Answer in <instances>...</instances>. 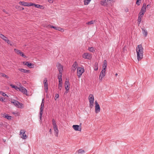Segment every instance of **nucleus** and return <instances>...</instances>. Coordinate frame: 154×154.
I'll return each mask as SVG.
<instances>
[{
    "instance_id": "41",
    "label": "nucleus",
    "mask_w": 154,
    "mask_h": 154,
    "mask_svg": "<svg viewBox=\"0 0 154 154\" xmlns=\"http://www.w3.org/2000/svg\"><path fill=\"white\" fill-rule=\"evenodd\" d=\"M140 1L141 0H137V1L136 2V4L137 5H140L141 3V2L139 1Z\"/></svg>"
},
{
    "instance_id": "29",
    "label": "nucleus",
    "mask_w": 154,
    "mask_h": 154,
    "mask_svg": "<svg viewBox=\"0 0 154 154\" xmlns=\"http://www.w3.org/2000/svg\"><path fill=\"white\" fill-rule=\"evenodd\" d=\"M0 94H1L3 96L6 97H8V96L2 91H0Z\"/></svg>"
},
{
    "instance_id": "20",
    "label": "nucleus",
    "mask_w": 154,
    "mask_h": 154,
    "mask_svg": "<svg viewBox=\"0 0 154 154\" xmlns=\"http://www.w3.org/2000/svg\"><path fill=\"white\" fill-rule=\"evenodd\" d=\"M18 70L19 71L24 73H27L29 72V70L24 69H23L19 68L18 69Z\"/></svg>"
},
{
    "instance_id": "44",
    "label": "nucleus",
    "mask_w": 154,
    "mask_h": 154,
    "mask_svg": "<svg viewBox=\"0 0 154 154\" xmlns=\"http://www.w3.org/2000/svg\"><path fill=\"white\" fill-rule=\"evenodd\" d=\"M47 81H48V80H47V79L46 78H45L44 80L43 83H45V84L46 83H48Z\"/></svg>"
},
{
    "instance_id": "18",
    "label": "nucleus",
    "mask_w": 154,
    "mask_h": 154,
    "mask_svg": "<svg viewBox=\"0 0 154 154\" xmlns=\"http://www.w3.org/2000/svg\"><path fill=\"white\" fill-rule=\"evenodd\" d=\"M107 64L106 60H105L103 61V63L102 66L103 69L102 70L106 71V69L107 67Z\"/></svg>"
},
{
    "instance_id": "45",
    "label": "nucleus",
    "mask_w": 154,
    "mask_h": 154,
    "mask_svg": "<svg viewBox=\"0 0 154 154\" xmlns=\"http://www.w3.org/2000/svg\"><path fill=\"white\" fill-rule=\"evenodd\" d=\"M52 124H53V128L57 127V125L56 124V122H54V123H52Z\"/></svg>"
},
{
    "instance_id": "58",
    "label": "nucleus",
    "mask_w": 154,
    "mask_h": 154,
    "mask_svg": "<svg viewBox=\"0 0 154 154\" xmlns=\"http://www.w3.org/2000/svg\"><path fill=\"white\" fill-rule=\"evenodd\" d=\"M115 75H116V76H117V74L116 73V74H115Z\"/></svg>"
},
{
    "instance_id": "37",
    "label": "nucleus",
    "mask_w": 154,
    "mask_h": 154,
    "mask_svg": "<svg viewBox=\"0 0 154 154\" xmlns=\"http://www.w3.org/2000/svg\"><path fill=\"white\" fill-rule=\"evenodd\" d=\"M62 84H60V83H59L58 84V88L60 90H61L62 88Z\"/></svg>"
},
{
    "instance_id": "59",
    "label": "nucleus",
    "mask_w": 154,
    "mask_h": 154,
    "mask_svg": "<svg viewBox=\"0 0 154 154\" xmlns=\"http://www.w3.org/2000/svg\"><path fill=\"white\" fill-rule=\"evenodd\" d=\"M24 9V8H22V10H23Z\"/></svg>"
},
{
    "instance_id": "31",
    "label": "nucleus",
    "mask_w": 154,
    "mask_h": 154,
    "mask_svg": "<svg viewBox=\"0 0 154 154\" xmlns=\"http://www.w3.org/2000/svg\"><path fill=\"white\" fill-rule=\"evenodd\" d=\"M77 152L78 153L83 154L85 153V151L82 149H79Z\"/></svg>"
},
{
    "instance_id": "10",
    "label": "nucleus",
    "mask_w": 154,
    "mask_h": 154,
    "mask_svg": "<svg viewBox=\"0 0 154 154\" xmlns=\"http://www.w3.org/2000/svg\"><path fill=\"white\" fill-rule=\"evenodd\" d=\"M106 74V71L102 70L99 75V79L102 81L103 77L105 76Z\"/></svg>"
},
{
    "instance_id": "12",
    "label": "nucleus",
    "mask_w": 154,
    "mask_h": 154,
    "mask_svg": "<svg viewBox=\"0 0 154 154\" xmlns=\"http://www.w3.org/2000/svg\"><path fill=\"white\" fill-rule=\"evenodd\" d=\"M69 81H66L65 83V88L66 90L68 92L69 90Z\"/></svg>"
},
{
    "instance_id": "11",
    "label": "nucleus",
    "mask_w": 154,
    "mask_h": 154,
    "mask_svg": "<svg viewBox=\"0 0 154 154\" xmlns=\"http://www.w3.org/2000/svg\"><path fill=\"white\" fill-rule=\"evenodd\" d=\"M19 4L24 6L29 7L31 6V3H28L20 1L19 2Z\"/></svg>"
},
{
    "instance_id": "14",
    "label": "nucleus",
    "mask_w": 154,
    "mask_h": 154,
    "mask_svg": "<svg viewBox=\"0 0 154 154\" xmlns=\"http://www.w3.org/2000/svg\"><path fill=\"white\" fill-rule=\"evenodd\" d=\"M0 37L6 42H7L8 44H10V41L8 39V38L4 35L2 34V35H0Z\"/></svg>"
},
{
    "instance_id": "30",
    "label": "nucleus",
    "mask_w": 154,
    "mask_h": 154,
    "mask_svg": "<svg viewBox=\"0 0 154 154\" xmlns=\"http://www.w3.org/2000/svg\"><path fill=\"white\" fill-rule=\"evenodd\" d=\"M14 50L17 54H19L21 51L20 50L16 48L14 49Z\"/></svg>"
},
{
    "instance_id": "51",
    "label": "nucleus",
    "mask_w": 154,
    "mask_h": 154,
    "mask_svg": "<svg viewBox=\"0 0 154 154\" xmlns=\"http://www.w3.org/2000/svg\"><path fill=\"white\" fill-rule=\"evenodd\" d=\"M150 5H148L146 6V7L147 8H149L150 7Z\"/></svg>"
},
{
    "instance_id": "53",
    "label": "nucleus",
    "mask_w": 154,
    "mask_h": 154,
    "mask_svg": "<svg viewBox=\"0 0 154 154\" xmlns=\"http://www.w3.org/2000/svg\"><path fill=\"white\" fill-rule=\"evenodd\" d=\"M29 63V62H26L25 63V64L26 65H27V64H28Z\"/></svg>"
},
{
    "instance_id": "33",
    "label": "nucleus",
    "mask_w": 154,
    "mask_h": 154,
    "mask_svg": "<svg viewBox=\"0 0 154 154\" xmlns=\"http://www.w3.org/2000/svg\"><path fill=\"white\" fill-rule=\"evenodd\" d=\"M94 21L91 20L90 21L86 23L87 24L91 25L94 24Z\"/></svg>"
},
{
    "instance_id": "1",
    "label": "nucleus",
    "mask_w": 154,
    "mask_h": 154,
    "mask_svg": "<svg viewBox=\"0 0 154 154\" xmlns=\"http://www.w3.org/2000/svg\"><path fill=\"white\" fill-rule=\"evenodd\" d=\"M143 48L141 45H138L136 47L137 58L138 61L140 60L143 58Z\"/></svg>"
},
{
    "instance_id": "25",
    "label": "nucleus",
    "mask_w": 154,
    "mask_h": 154,
    "mask_svg": "<svg viewBox=\"0 0 154 154\" xmlns=\"http://www.w3.org/2000/svg\"><path fill=\"white\" fill-rule=\"evenodd\" d=\"M88 50L90 52H94L95 51V50L93 47H89L88 49Z\"/></svg>"
},
{
    "instance_id": "60",
    "label": "nucleus",
    "mask_w": 154,
    "mask_h": 154,
    "mask_svg": "<svg viewBox=\"0 0 154 154\" xmlns=\"http://www.w3.org/2000/svg\"><path fill=\"white\" fill-rule=\"evenodd\" d=\"M68 92H67V91H66H66L65 92V93H68Z\"/></svg>"
},
{
    "instance_id": "4",
    "label": "nucleus",
    "mask_w": 154,
    "mask_h": 154,
    "mask_svg": "<svg viewBox=\"0 0 154 154\" xmlns=\"http://www.w3.org/2000/svg\"><path fill=\"white\" fill-rule=\"evenodd\" d=\"M45 101L44 99H43L42 100V103L41 105V107L40 108V112L39 113L40 116L39 118L40 120H41L42 118V116L44 110V105Z\"/></svg>"
},
{
    "instance_id": "2",
    "label": "nucleus",
    "mask_w": 154,
    "mask_h": 154,
    "mask_svg": "<svg viewBox=\"0 0 154 154\" xmlns=\"http://www.w3.org/2000/svg\"><path fill=\"white\" fill-rule=\"evenodd\" d=\"M112 0H103L100 1V4L101 5L107 7L112 6Z\"/></svg>"
},
{
    "instance_id": "49",
    "label": "nucleus",
    "mask_w": 154,
    "mask_h": 154,
    "mask_svg": "<svg viewBox=\"0 0 154 154\" xmlns=\"http://www.w3.org/2000/svg\"><path fill=\"white\" fill-rule=\"evenodd\" d=\"M44 86H46L47 85H48V83H46L45 84V83H44Z\"/></svg>"
},
{
    "instance_id": "19",
    "label": "nucleus",
    "mask_w": 154,
    "mask_h": 154,
    "mask_svg": "<svg viewBox=\"0 0 154 154\" xmlns=\"http://www.w3.org/2000/svg\"><path fill=\"white\" fill-rule=\"evenodd\" d=\"M31 6H34L35 7L39 8H41L43 7L42 5H41L38 4H35L32 3H31Z\"/></svg>"
},
{
    "instance_id": "8",
    "label": "nucleus",
    "mask_w": 154,
    "mask_h": 154,
    "mask_svg": "<svg viewBox=\"0 0 154 154\" xmlns=\"http://www.w3.org/2000/svg\"><path fill=\"white\" fill-rule=\"evenodd\" d=\"M82 57L83 58L89 60H91L92 58L91 55L88 53L83 54Z\"/></svg>"
},
{
    "instance_id": "27",
    "label": "nucleus",
    "mask_w": 154,
    "mask_h": 154,
    "mask_svg": "<svg viewBox=\"0 0 154 154\" xmlns=\"http://www.w3.org/2000/svg\"><path fill=\"white\" fill-rule=\"evenodd\" d=\"M91 0H84V4L85 5H88Z\"/></svg>"
},
{
    "instance_id": "24",
    "label": "nucleus",
    "mask_w": 154,
    "mask_h": 154,
    "mask_svg": "<svg viewBox=\"0 0 154 154\" xmlns=\"http://www.w3.org/2000/svg\"><path fill=\"white\" fill-rule=\"evenodd\" d=\"M143 16H141L139 14V16L138 17V25L140 24V23L141 22V17Z\"/></svg>"
},
{
    "instance_id": "3",
    "label": "nucleus",
    "mask_w": 154,
    "mask_h": 154,
    "mask_svg": "<svg viewBox=\"0 0 154 154\" xmlns=\"http://www.w3.org/2000/svg\"><path fill=\"white\" fill-rule=\"evenodd\" d=\"M88 100L89 102V107L91 108H92L94 106V97L93 94H90L88 97Z\"/></svg>"
},
{
    "instance_id": "5",
    "label": "nucleus",
    "mask_w": 154,
    "mask_h": 154,
    "mask_svg": "<svg viewBox=\"0 0 154 154\" xmlns=\"http://www.w3.org/2000/svg\"><path fill=\"white\" fill-rule=\"evenodd\" d=\"M84 72L83 68L79 67L77 68V75L78 78H80L81 75Z\"/></svg>"
},
{
    "instance_id": "35",
    "label": "nucleus",
    "mask_w": 154,
    "mask_h": 154,
    "mask_svg": "<svg viewBox=\"0 0 154 154\" xmlns=\"http://www.w3.org/2000/svg\"><path fill=\"white\" fill-rule=\"evenodd\" d=\"M19 54L20 55V56L24 58H26L27 57L25 55H24V53L21 51L20 53Z\"/></svg>"
},
{
    "instance_id": "6",
    "label": "nucleus",
    "mask_w": 154,
    "mask_h": 154,
    "mask_svg": "<svg viewBox=\"0 0 154 154\" xmlns=\"http://www.w3.org/2000/svg\"><path fill=\"white\" fill-rule=\"evenodd\" d=\"M146 5L145 3H144L143 5V6L141 8V10L139 13V14L141 16H143L144 14L146 12Z\"/></svg>"
},
{
    "instance_id": "26",
    "label": "nucleus",
    "mask_w": 154,
    "mask_h": 154,
    "mask_svg": "<svg viewBox=\"0 0 154 154\" xmlns=\"http://www.w3.org/2000/svg\"><path fill=\"white\" fill-rule=\"evenodd\" d=\"M143 34L145 37H146L147 35V30L144 29H142Z\"/></svg>"
},
{
    "instance_id": "55",
    "label": "nucleus",
    "mask_w": 154,
    "mask_h": 154,
    "mask_svg": "<svg viewBox=\"0 0 154 154\" xmlns=\"http://www.w3.org/2000/svg\"><path fill=\"white\" fill-rule=\"evenodd\" d=\"M97 69H98V67H97V68H96L94 70H97Z\"/></svg>"
},
{
    "instance_id": "50",
    "label": "nucleus",
    "mask_w": 154,
    "mask_h": 154,
    "mask_svg": "<svg viewBox=\"0 0 154 154\" xmlns=\"http://www.w3.org/2000/svg\"><path fill=\"white\" fill-rule=\"evenodd\" d=\"M52 123L56 122H55V120L54 119H52Z\"/></svg>"
},
{
    "instance_id": "36",
    "label": "nucleus",
    "mask_w": 154,
    "mask_h": 154,
    "mask_svg": "<svg viewBox=\"0 0 154 154\" xmlns=\"http://www.w3.org/2000/svg\"><path fill=\"white\" fill-rule=\"evenodd\" d=\"M62 73H60L59 75H58V79H62Z\"/></svg>"
},
{
    "instance_id": "38",
    "label": "nucleus",
    "mask_w": 154,
    "mask_h": 154,
    "mask_svg": "<svg viewBox=\"0 0 154 154\" xmlns=\"http://www.w3.org/2000/svg\"><path fill=\"white\" fill-rule=\"evenodd\" d=\"M1 75L2 77H5L7 79L9 78V77L8 75H6L4 73H1Z\"/></svg>"
},
{
    "instance_id": "22",
    "label": "nucleus",
    "mask_w": 154,
    "mask_h": 154,
    "mask_svg": "<svg viewBox=\"0 0 154 154\" xmlns=\"http://www.w3.org/2000/svg\"><path fill=\"white\" fill-rule=\"evenodd\" d=\"M53 128H54V131L55 132V135L56 137H58L59 131L58 129V128H57V127H54Z\"/></svg>"
},
{
    "instance_id": "42",
    "label": "nucleus",
    "mask_w": 154,
    "mask_h": 154,
    "mask_svg": "<svg viewBox=\"0 0 154 154\" xmlns=\"http://www.w3.org/2000/svg\"><path fill=\"white\" fill-rule=\"evenodd\" d=\"M59 97V95L58 94H55V97H54V99L55 100H56Z\"/></svg>"
},
{
    "instance_id": "34",
    "label": "nucleus",
    "mask_w": 154,
    "mask_h": 154,
    "mask_svg": "<svg viewBox=\"0 0 154 154\" xmlns=\"http://www.w3.org/2000/svg\"><path fill=\"white\" fill-rule=\"evenodd\" d=\"M48 26L51 28H53L56 30H57L58 27H55L54 26L51 25H49Z\"/></svg>"
},
{
    "instance_id": "47",
    "label": "nucleus",
    "mask_w": 154,
    "mask_h": 154,
    "mask_svg": "<svg viewBox=\"0 0 154 154\" xmlns=\"http://www.w3.org/2000/svg\"><path fill=\"white\" fill-rule=\"evenodd\" d=\"M5 99V98L4 97L0 98V100L2 101H3Z\"/></svg>"
},
{
    "instance_id": "13",
    "label": "nucleus",
    "mask_w": 154,
    "mask_h": 154,
    "mask_svg": "<svg viewBox=\"0 0 154 154\" xmlns=\"http://www.w3.org/2000/svg\"><path fill=\"white\" fill-rule=\"evenodd\" d=\"M74 129L76 131H81V127L78 125H73L72 126Z\"/></svg>"
},
{
    "instance_id": "21",
    "label": "nucleus",
    "mask_w": 154,
    "mask_h": 154,
    "mask_svg": "<svg viewBox=\"0 0 154 154\" xmlns=\"http://www.w3.org/2000/svg\"><path fill=\"white\" fill-rule=\"evenodd\" d=\"M3 117L9 120H11V116H9L8 114H4Z\"/></svg>"
},
{
    "instance_id": "15",
    "label": "nucleus",
    "mask_w": 154,
    "mask_h": 154,
    "mask_svg": "<svg viewBox=\"0 0 154 154\" xmlns=\"http://www.w3.org/2000/svg\"><path fill=\"white\" fill-rule=\"evenodd\" d=\"M57 67L60 73H62V72L63 70V68L62 65L58 63L57 65Z\"/></svg>"
},
{
    "instance_id": "57",
    "label": "nucleus",
    "mask_w": 154,
    "mask_h": 154,
    "mask_svg": "<svg viewBox=\"0 0 154 154\" xmlns=\"http://www.w3.org/2000/svg\"><path fill=\"white\" fill-rule=\"evenodd\" d=\"M49 132H51V129H50L49 130Z\"/></svg>"
},
{
    "instance_id": "46",
    "label": "nucleus",
    "mask_w": 154,
    "mask_h": 154,
    "mask_svg": "<svg viewBox=\"0 0 154 154\" xmlns=\"http://www.w3.org/2000/svg\"><path fill=\"white\" fill-rule=\"evenodd\" d=\"M59 83H60V84H62V79H59Z\"/></svg>"
},
{
    "instance_id": "40",
    "label": "nucleus",
    "mask_w": 154,
    "mask_h": 154,
    "mask_svg": "<svg viewBox=\"0 0 154 154\" xmlns=\"http://www.w3.org/2000/svg\"><path fill=\"white\" fill-rule=\"evenodd\" d=\"M44 89L45 90V91L46 93H47L48 91V85L45 86H44Z\"/></svg>"
},
{
    "instance_id": "7",
    "label": "nucleus",
    "mask_w": 154,
    "mask_h": 154,
    "mask_svg": "<svg viewBox=\"0 0 154 154\" xmlns=\"http://www.w3.org/2000/svg\"><path fill=\"white\" fill-rule=\"evenodd\" d=\"M25 131L23 129H21L20 131V135L21 137L23 139H25L27 138V136L25 134Z\"/></svg>"
},
{
    "instance_id": "56",
    "label": "nucleus",
    "mask_w": 154,
    "mask_h": 154,
    "mask_svg": "<svg viewBox=\"0 0 154 154\" xmlns=\"http://www.w3.org/2000/svg\"><path fill=\"white\" fill-rule=\"evenodd\" d=\"M9 44L11 46L13 45L12 44V43H11L10 42V44Z\"/></svg>"
},
{
    "instance_id": "28",
    "label": "nucleus",
    "mask_w": 154,
    "mask_h": 154,
    "mask_svg": "<svg viewBox=\"0 0 154 154\" xmlns=\"http://www.w3.org/2000/svg\"><path fill=\"white\" fill-rule=\"evenodd\" d=\"M10 86H11L12 88H14L17 90H18L19 89V87H18L17 86H15L12 84H11Z\"/></svg>"
},
{
    "instance_id": "32",
    "label": "nucleus",
    "mask_w": 154,
    "mask_h": 154,
    "mask_svg": "<svg viewBox=\"0 0 154 154\" xmlns=\"http://www.w3.org/2000/svg\"><path fill=\"white\" fill-rule=\"evenodd\" d=\"M27 66L29 68H33L34 67V65L32 63H29L27 64Z\"/></svg>"
},
{
    "instance_id": "52",
    "label": "nucleus",
    "mask_w": 154,
    "mask_h": 154,
    "mask_svg": "<svg viewBox=\"0 0 154 154\" xmlns=\"http://www.w3.org/2000/svg\"><path fill=\"white\" fill-rule=\"evenodd\" d=\"M3 11L4 12L6 13V14H8V13L6 11H5V9L3 10Z\"/></svg>"
},
{
    "instance_id": "17",
    "label": "nucleus",
    "mask_w": 154,
    "mask_h": 154,
    "mask_svg": "<svg viewBox=\"0 0 154 154\" xmlns=\"http://www.w3.org/2000/svg\"><path fill=\"white\" fill-rule=\"evenodd\" d=\"M19 90L24 94H26L27 90L24 87L20 86Z\"/></svg>"
},
{
    "instance_id": "43",
    "label": "nucleus",
    "mask_w": 154,
    "mask_h": 154,
    "mask_svg": "<svg viewBox=\"0 0 154 154\" xmlns=\"http://www.w3.org/2000/svg\"><path fill=\"white\" fill-rule=\"evenodd\" d=\"M17 101V100H12L11 101V102L12 103H13V104H14L15 106V103H16V102Z\"/></svg>"
},
{
    "instance_id": "23",
    "label": "nucleus",
    "mask_w": 154,
    "mask_h": 154,
    "mask_svg": "<svg viewBox=\"0 0 154 154\" xmlns=\"http://www.w3.org/2000/svg\"><path fill=\"white\" fill-rule=\"evenodd\" d=\"M76 66H77L76 62H75L73 64L72 66V69L73 71H74L76 70Z\"/></svg>"
},
{
    "instance_id": "9",
    "label": "nucleus",
    "mask_w": 154,
    "mask_h": 154,
    "mask_svg": "<svg viewBox=\"0 0 154 154\" xmlns=\"http://www.w3.org/2000/svg\"><path fill=\"white\" fill-rule=\"evenodd\" d=\"M95 110L96 113H97L100 111V107L99 105L98 104L97 101L96 100L95 102Z\"/></svg>"
},
{
    "instance_id": "16",
    "label": "nucleus",
    "mask_w": 154,
    "mask_h": 154,
    "mask_svg": "<svg viewBox=\"0 0 154 154\" xmlns=\"http://www.w3.org/2000/svg\"><path fill=\"white\" fill-rule=\"evenodd\" d=\"M15 103V106L19 108H22L23 107V105L21 103H20L18 101H17Z\"/></svg>"
},
{
    "instance_id": "48",
    "label": "nucleus",
    "mask_w": 154,
    "mask_h": 154,
    "mask_svg": "<svg viewBox=\"0 0 154 154\" xmlns=\"http://www.w3.org/2000/svg\"><path fill=\"white\" fill-rule=\"evenodd\" d=\"M48 2L51 3H52L53 2V0H48Z\"/></svg>"
},
{
    "instance_id": "39",
    "label": "nucleus",
    "mask_w": 154,
    "mask_h": 154,
    "mask_svg": "<svg viewBox=\"0 0 154 154\" xmlns=\"http://www.w3.org/2000/svg\"><path fill=\"white\" fill-rule=\"evenodd\" d=\"M57 30L62 32H63L64 31V29H63L59 27H58Z\"/></svg>"
},
{
    "instance_id": "54",
    "label": "nucleus",
    "mask_w": 154,
    "mask_h": 154,
    "mask_svg": "<svg viewBox=\"0 0 154 154\" xmlns=\"http://www.w3.org/2000/svg\"><path fill=\"white\" fill-rule=\"evenodd\" d=\"M12 113L13 114H18V113H16L15 112H13Z\"/></svg>"
}]
</instances>
